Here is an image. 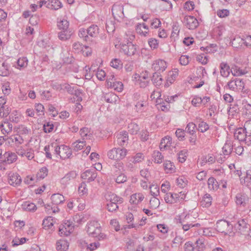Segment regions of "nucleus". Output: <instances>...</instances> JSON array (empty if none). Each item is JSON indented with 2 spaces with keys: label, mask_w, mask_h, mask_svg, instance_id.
Segmentation results:
<instances>
[{
  "label": "nucleus",
  "mask_w": 251,
  "mask_h": 251,
  "mask_svg": "<svg viewBox=\"0 0 251 251\" xmlns=\"http://www.w3.org/2000/svg\"><path fill=\"white\" fill-rule=\"evenodd\" d=\"M74 227L72 222L65 221L59 228V234L60 236H68L73 231Z\"/></svg>",
  "instance_id": "5"
},
{
  "label": "nucleus",
  "mask_w": 251,
  "mask_h": 251,
  "mask_svg": "<svg viewBox=\"0 0 251 251\" xmlns=\"http://www.w3.org/2000/svg\"><path fill=\"white\" fill-rule=\"evenodd\" d=\"M117 144L121 146H123L128 139V133L126 131H122L117 134Z\"/></svg>",
  "instance_id": "16"
},
{
  "label": "nucleus",
  "mask_w": 251,
  "mask_h": 251,
  "mask_svg": "<svg viewBox=\"0 0 251 251\" xmlns=\"http://www.w3.org/2000/svg\"><path fill=\"white\" fill-rule=\"evenodd\" d=\"M128 131L132 134H136L139 130L137 124L133 123L129 124L128 126Z\"/></svg>",
  "instance_id": "49"
},
{
  "label": "nucleus",
  "mask_w": 251,
  "mask_h": 251,
  "mask_svg": "<svg viewBox=\"0 0 251 251\" xmlns=\"http://www.w3.org/2000/svg\"><path fill=\"white\" fill-rule=\"evenodd\" d=\"M79 132L83 140L88 139H90L92 137V134L90 133V130L87 127L81 128Z\"/></svg>",
  "instance_id": "39"
},
{
  "label": "nucleus",
  "mask_w": 251,
  "mask_h": 251,
  "mask_svg": "<svg viewBox=\"0 0 251 251\" xmlns=\"http://www.w3.org/2000/svg\"><path fill=\"white\" fill-rule=\"evenodd\" d=\"M196 244H197L196 250L198 251H202L205 248L204 241L202 239H199L197 240Z\"/></svg>",
  "instance_id": "64"
},
{
  "label": "nucleus",
  "mask_w": 251,
  "mask_h": 251,
  "mask_svg": "<svg viewBox=\"0 0 251 251\" xmlns=\"http://www.w3.org/2000/svg\"><path fill=\"white\" fill-rule=\"evenodd\" d=\"M120 203H107L106 206L107 209L109 212L116 211L118 209V204Z\"/></svg>",
  "instance_id": "61"
},
{
  "label": "nucleus",
  "mask_w": 251,
  "mask_h": 251,
  "mask_svg": "<svg viewBox=\"0 0 251 251\" xmlns=\"http://www.w3.org/2000/svg\"><path fill=\"white\" fill-rule=\"evenodd\" d=\"M7 139H9L12 143H15L17 146H19L24 142V139L20 135H12L7 137Z\"/></svg>",
  "instance_id": "40"
},
{
  "label": "nucleus",
  "mask_w": 251,
  "mask_h": 251,
  "mask_svg": "<svg viewBox=\"0 0 251 251\" xmlns=\"http://www.w3.org/2000/svg\"><path fill=\"white\" fill-rule=\"evenodd\" d=\"M99 33V28L97 25H92L88 28H81L78 31V36L86 42L92 41L93 38L97 37Z\"/></svg>",
  "instance_id": "1"
},
{
  "label": "nucleus",
  "mask_w": 251,
  "mask_h": 251,
  "mask_svg": "<svg viewBox=\"0 0 251 251\" xmlns=\"http://www.w3.org/2000/svg\"><path fill=\"white\" fill-rule=\"evenodd\" d=\"M249 69H242L236 65H233L231 68V73L234 76H241L247 74L249 72Z\"/></svg>",
  "instance_id": "19"
},
{
  "label": "nucleus",
  "mask_w": 251,
  "mask_h": 251,
  "mask_svg": "<svg viewBox=\"0 0 251 251\" xmlns=\"http://www.w3.org/2000/svg\"><path fill=\"white\" fill-rule=\"evenodd\" d=\"M183 22L189 29H195L199 25L198 20L192 16H185Z\"/></svg>",
  "instance_id": "10"
},
{
  "label": "nucleus",
  "mask_w": 251,
  "mask_h": 251,
  "mask_svg": "<svg viewBox=\"0 0 251 251\" xmlns=\"http://www.w3.org/2000/svg\"><path fill=\"white\" fill-rule=\"evenodd\" d=\"M121 49L125 54L130 56L134 55L137 51L136 46L133 44L132 43L122 44Z\"/></svg>",
  "instance_id": "7"
},
{
  "label": "nucleus",
  "mask_w": 251,
  "mask_h": 251,
  "mask_svg": "<svg viewBox=\"0 0 251 251\" xmlns=\"http://www.w3.org/2000/svg\"><path fill=\"white\" fill-rule=\"evenodd\" d=\"M244 43L243 36L241 37L239 36H236L231 41V45L234 48H238L241 47Z\"/></svg>",
  "instance_id": "42"
},
{
  "label": "nucleus",
  "mask_w": 251,
  "mask_h": 251,
  "mask_svg": "<svg viewBox=\"0 0 251 251\" xmlns=\"http://www.w3.org/2000/svg\"><path fill=\"white\" fill-rule=\"evenodd\" d=\"M18 67L19 69L25 68L27 65V60L25 57L19 58L17 61Z\"/></svg>",
  "instance_id": "54"
},
{
  "label": "nucleus",
  "mask_w": 251,
  "mask_h": 251,
  "mask_svg": "<svg viewBox=\"0 0 251 251\" xmlns=\"http://www.w3.org/2000/svg\"><path fill=\"white\" fill-rule=\"evenodd\" d=\"M172 143V138L170 136H166L162 138L160 143V150L165 149L167 146L171 145Z\"/></svg>",
  "instance_id": "41"
},
{
  "label": "nucleus",
  "mask_w": 251,
  "mask_h": 251,
  "mask_svg": "<svg viewBox=\"0 0 251 251\" xmlns=\"http://www.w3.org/2000/svg\"><path fill=\"white\" fill-rule=\"evenodd\" d=\"M249 201L248 197L245 195L238 194L236 197V202L237 205L246 206Z\"/></svg>",
  "instance_id": "24"
},
{
  "label": "nucleus",
  "mask_w": 251,
  "mask_h": 251,
  "mask_svg": "<svg viewBox=\"0 0 251 251\" xmlns=\"http://www.w3.org/2000/svg\"><path fill=\"white\" fill-rule=\"evenodd\" d=\"M187 217V216L186 215V216H185L184 219H181V218H179L178 220V223L181 225V226H182V229L184 231H186L193 227H195V226L198 227L200 226V225L198 223L196 224L186 223L185 219H186Z\"/></svg>",
  "instance_id": "25"
},
{
  "label": "nucleus",
  "mask_w": 251,
  "mask_h": 251,
  "mask_svg": "<svg viewBox=\"0 0 251 251\" xmlns=\"http://www.w3.org/2000/svg\"><path fill=\"white\" fill-rule=\"evenodd\" d=\"M97 176V171L94 167L86 170L81 175L83 179H87L89 182L94 180Z\"/></svg>",
  "instance_id": "11"
},
{
  "label": "nucleus",
  "mask_w": 251,
  "mask_h": 251,
  "mask_svg": "<svg viewBox=\"0 0 251 251\" xmlns=\"http://www.w3.org/2000/svg\"><path fill=\"white\" fill-rule=\"evenodd\" d=\"M43 228L45 229H49L53 225V220L51 217H48L44 219L42 223Z\"/></svg>",
  "instance_id": "45"
},
{
  "label": "nucleus",
  "mask_w": 251,
  "mask_h": 251,
  "mask_svg": "<svg viewBox=\"0 0 251 251\" xmlns=\"http://www.w3.org/2000/svg\"><path fill=\"white\" fill-rule=\"evenodd\" d=\"M123 7L120 5L114 4L112 8V13L115 19L124 16Z\"/></svg>",
  "instance_id": "17"
},
{
  "label": "nucleus",
  "mask_w": 251,
  "mask_h": 251,
  "mask_svg": "<svg viewBox=\"0 0 251 251\" xmlns=\"http://www.w3.org/2000/svg\"><path fill=\"white\" fill-rule=\"evenodd\" d=\"M17 159V154L14 152L6 151L3 155L2 163L10 164L15 162Z\"/></svg>",
  "instance_id": "12"
},
{
  "label": "nucleus",
  "mask_w": 251,
  "mask_h": 251,
  "mask_svg": "<svg viewBox=\"0 0 251 251\" xmlns=\"http://www.w3.org/2000/svg\"><path fill=\"white\" fill-rule=\"evenodd\" d=\"M8 183L13 186L19 185L21 182L22 179L20 175L17 173L10 172L8 174Z\"/></svg>",
  "instance_id": "9"
},
{
  "label": "nucleus",
  "mask_w": 251,
  "mask_h": 251,
  "mask_svg": "<svg viewBox=\"0 0 251 251\" xmlns=\"http://www.w3.org/2000/svg\"><path fill=\"white\" fill-rule=\"evenodd\" d=\"M63 6L62 3L59 0H48L47 7L53 10H57Z\"/></svg>",
  "instance_id": "28"
},
{
  "label": "nucleus",
  "mask_w": 251,
  "mask_h": 251,
  "mask_svg": "<svg viewBox=\"0 0 251 251\" xmlns=\"http://www.w3.org/2000/svg\"><path fill=\"white\" fill-rule=\"evenodd\" d=\"M208 188L211 190H216L219 188V184L214 177H210L207 181Z\"/></svg>",
  "instance_id": "33"
},
{
  "label": "nucleus",
  "mask_w": 251,
  "mask_h": 251,
  "mask_svg": "<svg viewBox=\"0 0 251 251\" xmlns=\"http://www.w3.org/2000/svg\"><path fill=\"white\" fill-rule=\"evenodd\" d=\"M212 198L210 195L206 194L203 197L201 204L203 207H208L211 204Z\"/></svg>",
  "instance_id": "38"
},
{
  "label": "nucleus",
  "mask_w": 251,
  "mask_h": 251,
  "mask_svg": "<svg viewBox=\"0 0 251 251\" xmlns=\"http://www.w3.org/2000/svg\"><path fill=\"white\" fill-rule=\"evenodd\" d=\"M233 226L230 223L225 220H221L216 223L217 230L225 234H227L231 232Z\"/></svg>",
  "instance_id": "4"
},
{
  "label": "nucleus",
  "mask_w": 251,
  "mask_h": 251,
  "mask_svg": "<svg viewBox=\"0 0 251 251\" xmlns=\"http://www.w3.org/2000/svg\"><path fill=\"white\" fill-rule=\"evenodd\" d=\"M76 176L77 174L75 171H71L61 179V183L64 185H66L69 184L70 181L73 180Z\"/></svg>",
  "instance_id": "15"
},
{
  "label": "nucleus",
  "mask_w": 251,
  "mask_h": 251,
  "mask_svg": "<svg viewBox=\"0 0 251 251\" xmlns=\"http://www.w3.org/2000/svg\"><path fill=\"white\" fill-rule=\"evenodd\" d=\"M23 208L26 211H30V212H34L36 209L37 207L36 205L33 203H30L28 201H25L22 204Z\"/></svg>",
  "instance_id": "44"
},
{
  "label": "nucleus",
  "mask_w": 251,
  "mask_h": 251,
  "mask_svg": "<svg viewBox=\"0 0 251 251\" xmlns=\"http://www.w3.org/2000/svg\"><path fill=\"white\" fill-rule=\"evenodd\" d=\"M209 128V125L205 122L201 121H200L198 124V127L197 130L201 132L204 133L206 132Z\"/></svg>",
  "instance_id": "47"
},
{
  "label": "nucleus",
  "mask_w": 251,
  "mask_h": 251,
  "mask_svg": "<svg viewBox=\"0 0 251 251\" xmlns=\"http://www.w3.org/2000/svg\"><path fill=\"white\" fill-rule=\"evenodd\" d=\"M240 232L243 235H248L251 231L250 225L247 224L244 219L238 221V227Z\"/></svg>",
  "instance_id": "13"
},
{
  "label": "nucleus",
  "mask_w": 251,
  "mask_h": 251,
  "mask_svg": "<svg viewBox=\"0 0 251 251\" xmlns=\"http://www.w3.org/2000/svg\"><path fill=\"white\" fill-rule=\"evenodd\" d=\"M220 74L222 76L227 77L231 72V69L227 63L222 62L220 65Z\"/></svg>",
  "instance_id": "23"
},
{
  "label": "nucleus",
  "mask_w": 251,
  "mask_h": 251,
  "mask_svg": "<svg viewBox=\"0 0 251 251\" xmlns=\"http://www.w3.org/2000/svg\"><path fill=\"white\" fill-rule=\"evenodd\" d=\"M119 173L116 174V175H119V176L115 179V181L117 183L120 184L126 182L127 180L126 176L123 173H120L119 174Z\"/></svg>",
  "instance_id": "59"
},
{
  "label": "nucleus",
  "mask_w": 251,
  "mask_h": 251,
  "mask_svg": "<svg viewBox=\"0 0 251 251\" xmlns=\"http://www.w3.org/2000/svg\"><path fill=\"white\" fill-rule=\"evenodd\" d=\"M166 62L162 59H158L153 62L152 64V69L158 74L164 71L167 68Z\"/></svg>",
  "instance_id": "8"
},
{
  "label": "nucleus",
  "mask_w": 251,
  "mask_h": 251,
  "mask_svg": "<svg viewBox=\"0 0 251 251\" xmlns=\"http://www.w3.org/2000/svg\"><path fill=\"white\" fill-rule=\"evenodd\" d=\"M48 174V170L46 167H42L40 169L39 172H38L37 174V177L39 178H44L46 176H47Z\"/></svg>",
  "instance_id": "57"
},
{
  "label": "nucleus",
  "mask_w": 251,
  "mask_h": 251,
  "mask_svg": "<svg viewBox=\"0 0 251 251\" xmlns=\"http://www.w3.org/2000/svg\"><path fill=\"white\" fill-rule=\"evenodd\" d=\"M100 243L98 241H94L90 244L87 243V250L90 251H94L100 247Z\"/></svg>",
  "instance_id": "50"
},
{
  "label": "nucleus",
  "mask_w": 251,
  "mask_h": 251,
  "mask_svg": "<svg viewBox=\"0 0 251 251\" xmlns=\"http://www.w3.org/2000/svg\"><path fill=\"white\" fill-rule=\"evenodd\" d=\"M73 93L71 95H75L77 98V101L78 102L81 101L82 100V98L81 97L82 94V90L76 88L75 87L73 91Z\"/></svg>",
  "instance_id": "55"
},
{
  "label": "nucleus",
  "mask_w": 251,
  "mask_h": 251,
  "mask_svg": "<svg viewBox=\"0 0 251 251\" xmlns=\"http://www.w3.org/2000/svg\"><path fill=\"white\" fill-rule=\"evenodd\" d=\"M85 141H76L73 144L74 150L77 151L83 149V147L85 145Z\"/></svg>",
  "instance_id": "52"
},
{
  "label": "nucleus",
  "mask_w": 251,
  "mask_h": 251,
  "mask_svg": "<svg viewBox=\"0 0 251 251\" xmlns=\"http://www.w3.org/2000/svg\"><path fill=\"white\" fill-rule=\"evenodd\" d=\"M186 197V194L183 192L178 193H167L164 197L165 201L168 203H174L180 202L184 200Z\"/></svg>",
  "instance_id": "2"
},
{
  "label": "nucleus",
  "mask_w": 251,
  "mask_h": 251,
  "mask_svg": "<svg viewBox=\"0 0 251 251\" xmlns=\"http://www.w3.org/2000/svg\"><path fill=\"white\" fill-rule=\"evenodd\" d=\"M148 74L146 72L145 73L141 74L139 76V85L141 88H145L147 87L149 83V81L147 80L148 79Z\"/></svg>",
  "instance_id": "30"
},
{
  "label": "nucleus",
  "mask_w": 251,
  "mask_h": 251,
  "mask_svg": "<svg viewBox=\"0 0 251 251\" xmlns=\"http://www.w3.org/2000/svg\"><path fill=\"white\" fill-rule=\"evenodd\" d=\"M105 199L107 203H120L123 202V199L113 193H107L105 195Z\"/></svg>",
  "instance_id": "20"
},
{
  "label": "nucleus",
  "mask_w": 251,
  "mask_h": 251,
  "mask_svg": "<svg viewBox=\"0 0 251 251\" xmlns=\"http://www.w3.org/2000/svg\"><path fill=\"white\" fill-rule=\"evenodd\" d=\"M135 39V35L133 34L131 32H128L126 33L124 37V42L126 44L128 43H132V42Z\"/></svg>",
  "instance_id": "58"
},
{
  "label": "nucleus",
  "mask_w": 251,
  "mask_h": 251,
  "mask_svg": "<svg viewBox=\"0 0 251 251\" xmlns=\"http://www.w3.org/2000/svg\"><path fill=\"white\" fill-rule=\"evenodd\" d=\"M243 114L247 119H251V104L247 103V102H243Z\"/></svg>",
  "instance_id": "32"
},
{
  "label": "nucleus",
  "mask_w": 251,
  "mask_h": 251,
  "mask_svg": "<svg viewBox=\"0 0 251 251\" xmlns=\"http://www.w3.org/2000/svg\"><path fill=\"white\" fill-rule=\"evenodd\" d=\"M13 126L11 124L7 125H0V128L3 134H8L12 130Z\"/></svg>",
  "instance_id": "48"
},
{
  "label": "nucleus",
  "mask_w": 251,
  "mask_h": 251,
  "mask_svg": "<svg viewBox=\"0 0 251 251\" xmlns=\"http://www.w3.org/2000/svg\"><path fill=\"white\" fill-rule=\"evenodd\" d=\"M110 65L113 68L120 69L122 68V63L120 59L116 58L111 61Z\"/></svg>",
  "instance_id": "62"
},
{
  "label": "nucleus",
  "mask_w": 251,
  "mask_h": 251,
  "mask_svg": "<svg viewBox=\"0 0 251 251\" xmlns=\"http://www.w3.org/2000/svg\"><path fill=\"white\" fill-rule=\"evenodd\" d=\"M10 111L11 108L9 107L1 106L0 108V117L2 118L7 117Z\"/></svg>",
  "instance_id": "51"
},
{
  "label": "nucleus",
  "mask_w": 251,
  "mask_h": 251,
  "mask_svg": "<svg viewBox=\"0 0 251 251\" xmlns=\"http://www.w3.org/2000/svg\"><path fill=\"white\" fill-rule=\"evenodd\" d=\"M101 229V226L100 224L96 221H89L87 226V232L88 234L91 236H94L95 233L99 232Z\"/></svg>",
  "instance_id": "6"
},
{
  "label": "nucleus",
  "mask_w": 251,
  "mask_h": 251,
  "mask_svg": "<svg viewBox=\"0 0 251 251\" xmlns=\"http://www.w3.org/2000/svg\"><path fill=\"white\" fill-rule=\"evenodd\" d=\"M240 181L242 185L248 187L251 186V170L247 171L246 176L240 179Z\"/></svg>",
  "instance_id": "29"
},
{
  "label": "nucleus",
  "mask_w": 251,
  "mask_h": 251,
  "mask_svg": "<svg viewBox=\"0 0 251 251\" xmlns=\"http://www.w3.org/2000/svg\"><path fill=\"white\" fill-rule=\"evenodd\" d=\"M95 236L93 237L97 238L99 241H104L108 239L107 235L104 233L101 232V229L99 230V232L95 233Z\"/></svg>",
  "instance_id": "60"
},
{
  "label": "nucleus",
  "mask_w": 251,
  "mask_h": 251,
  "mask_svg": "<svg viewBox=\"0 0 251 251\" xmlns=\"http://www.w3.org/2000/svg\"><path fill=\"white\" fill-rule=\"evenodd\" d=\"M233 147L230 144H225L222 148L223 155L224 158L226 159L228 155L231 153Z\"/></svg>",
  "instance_id": "37"
},
{
  "label": "nucleus",
  "mask_w": 251,
  "mask_h": 251,
  "mask_svg": "<svg viewBox=\"0 0 251 251\" xmlns=\"http://www.w3.org/2000/svg\"><path fill=\"white\" fill-rule=\"evenodd\" d=\"M69 26V23L65 19L60 20L57 22V27L60 30H71Z\"/></svg>",
  "instance_id": "36"
},
{
  "label": "nucleus",
  "mask_w": 251,
  "mask_h": 251,
  "mask_svg": "<svg viewBox=\"0 0 251 251\" xmlns=\"http://www.w3.org/2000/svg\"><path fill=\"white\" fill-rule=\"evenodd\" d=\"M51 200L53 204L57 205L62 203L65 201L64 196L60 194H54L51 197Z\"/></svg>",
  "instance_id": "31"
},
{
  "label": "nucleus",
  "mask_w": 251,
  "mask_h": 251,
  "mask_svg": "<svg viewBox=\"0 0 251 251\" xmlns=\"http://www.w3.org/2000/svg\"><path fill=\"white\" fill-rule=\"evenodd\" d=\"M72 154V151L70 148L62 145H61L60 157L62 159L65 160L69 158Z\"/></svg>",
  "instance_id": "18"
},
{
  "label": "nucleus",
  "mask_w": 251,
  "mask_h": 251,
  "mask_svg": "<svg viewBox=\"0 0 251 251\" xmlns=\"http://www.w3.org/2000/svg\"><path fill=\"white\" fill-rule=\"evenodd\" d=\"M151 81L156 87H158L162 84L163 79L160 74L154 73L152 76Z\"/></svg>",
  "instance_id": "34"
},
{
  "label": "nucleus",
  "mask_w": 251,
  "mask_h": 251,
  "mask_svg": "<svg viewBox=\"0 0 251 251\" xmlns=\"http://www.w3.org/2000/svg\"><path fill=\"white\" fill-rule=\"evenodd\" d=\"M164 169L167 173H173L175 172V166L173 162L166 160L163 163Z\"/></svg>",
  "instance_id": "35"
},
{
  "label": "nucleus",
  "mask_w": 251,
  "mask_h": 251,
  "mask_svg": "<svg viewBox=\"0 0 251 251\" xmlns=\"http://www.w3.org/2000/svg\"><path fill=\"white\" fill-rule=\"evenodd\" d=\"M107 86L113 88L117 92H122L123 90V84L121 81H110V78L107 80Z\"/></svg>",
  "instance_id": "21"
},
{
  "label": "nucleus",
  "mask_w": 251,
  "mask_h": 251,
  "mask_svg": "<svg viewBox=\"0 0 251 251\" xmlns=\"http://www.w3.org/2000/svg\"><path fill=\"white\" fill-rule=\"evenodd\" d=\"M56 250L58 251H66L69 248V243L65 240H59L56 242Z\"/></svg>",
  "instance_id": "27"
},
{
  "label": "nucleus",
  "mask_w": 251,
  "mask_h": 251,
  "mask_svg": "<svg viewBox=\"0 0 251 251\" xmlns=\"http://www.w3.org/2000/svg\"><path fill=\"white\" fill-rule=\"evenodd\" d=\"M126 149L114 148L107 152V156L110 159L121 160L126 157Z\"/></svg>",
  "instance_id": "3"
},
{
  "label": "nucleus",
  "mask_w": 251,
  "mask_h": 251,
  "mask_svg": "<svg viewBox=\"0 0 251 251\" xmlns=\"http://www.w3.org/2000/svg\"><path fill=\"white\" fill-rule=\"evenodd\" d=\"M186 131L190 134L193 135L195 134L196 132V130H197V127L196 125L192 123H189L185 128Z\"/></svg>",
  "instance_id": "46"
},
{
  "label": "nucleus",
  "mask_w": 251,
  "mask_h": 251,
  "mask_svg": "<svg viewBox=\"0 0 251 251\" xmlns=\"http://www.w3.org/2000/svg\"><path fill=\"white\" fill-rule=\"evenodd\" d=\"M192 104L195 106V107H197V106H199L200 105V104L201 103H202V99L201 98L199 97V96H195L192 100Z\"/></svg>",
  "instance_id": "63"
},
{
  "label": "nucleus",
  "mask_w": 251,
  "mask_h": 251,
  "mask_svg": "<svg viewBox=\"0 0 251 251\" xmlns=\"http://www.w3.org/2000/svg\"><path fill=\"white\" fill-rule=\"evenodd\" d=\"M187 151L183 150L179 152L178 153V160L181 163L184 162L187 156Z\"/></svg>",
  "instance_id": "53"
},
{
  "label": "nucleus",
  "mask_w": 251,
  "mask_h": 251,
  "mask_svg": "<svg viewBox=\"0 0 251 251\" xmlns=\"http://www.w3.org/2000/svg\"><path fill=\"white\" fill-rule=\"evenodd\" d=\"M152 156L154 162L158 164L162 163L164 158V156L161 153L157 151H153Z\"/></svg>",
  "instance_id": "43"
},
{
  "label": "nucleus",
  "mask_w": 251,
  "mask_h": 251,
  "mask_svg": "<svg viewBox=\"0 0 251 251\" xmlns=\"http://www.w3.org/2000/svg\"><path fill=\"white\" fill-rule=\"evenodd\" d=\"M249 134L244 128H239L236 129L234 133V136L235 139L238 140L240 142H244L247 138V135Z\"/></svg>",
  "instance_id": "14"
},
{
  "label": "nucleus",
  "mask_w": 251,
  "mask_h": 251,
  "mask_svg": "<svg viewBox=\"0 0 251 251\" xmlns=\"http://www.w3.org/2000/svg\"><path fill=\"white\" fill-rule=\"evenodd\" d=\"M73 32L72 30H60L58 33V37L62 41H65L70 39Z\"/></svg>",
  "instance_id": "22"
},
{
  "label": "nucleus",
  "mask_w": 251,
  "mask_h": 251,
  "mask_svg": "<svg viewBox=\"0 0 251 251\" xmlns=\"http://www.w3.org/2000/svg\"><path fill=\"white\" fill-rule=\"evenodd\" d=\"M150 206L151 208L156 209L160 204V201L156 197H153L150 201Z\"/></svg>",
  "instance_id": "56"
},
{
  "label": "nucleus",
  "mask_w": 251,
  "mask_h": 251,
  "mask_svg": "<svg viewBox=\"0 0 251 251\" xmlns=\"http://www.w3.org/2000/svg\"><path fill=\"white\" fill-rule=\"evenodd\" d=\"M144 199V196L142 193H135L132 195L130 199V202L134 204H138Z\"/></svg>",
  "instance_id": "26"
}]
</instances>
